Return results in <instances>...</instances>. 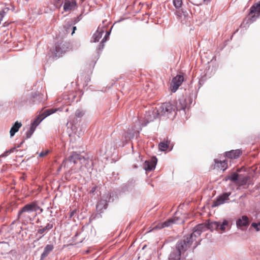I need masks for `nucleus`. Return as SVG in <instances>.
<instances>
[{
  "label": "nucleus",
  "instance_id": "1",
  "mask_svg": "<svg viewBox=\"0 0 260 260\" xmlns=\"http://www.w3.org/2000/svg\"><path fill=\"white\" fill-rule=\"evenodd\" d=\"M40 207L36 202H33L26 204L18 213V218L21 219L23 221L28 222L33 220L30 215L33 212H37Z\"/></svg>",
  "mask_w": 260,
  "mask_h": 260
},
{
  "label": "nucleus",
  "instance_id": "2",
  "mask_svg": "<svg viewBox=\"0 0 260 260\" xmlns=\"http://www.w3.org/2000/svg\"><path fill=\"white\" fill-rule=\"evenodd\" d=\"M182 109H184V107H182L178 109L170 103H165L153 111L154 117L155 118L161 116L169 117L170 114L175 113L176 110H179Z\"/></svg>",
  "mask_w": 260,
  "mask_h": 260
},
{
  "label": "nucleus",
  "instance_id": "3",
  "mask_svg": "<svg viewBox=\"0 0 260 260\" xmlns=\"http://www.w3.org/2000/svg\"><path fill=\"white\" fill-rule=\"evenodd\" d=\"M71 49V44L67 41L60 40L57 41L55 45L54 48L52 50V53L56 57H60Z\"/></svg>",
  "mask_w": 260,
  "mask_h": 260
},
{
  "label": "nucleus",
  "instance_id": "4",
  "mask_svg": "<svg viewBox=\"0 0 260 260\" xmlns=\"http://www.w3.org/2000/svg\"><path fill=\"white\" fill-rule=\"evenodd\" d=\"M205 224L206 225V230L209 229L211 231L216 230L224 231L226 227L228 226L229 222L226 220H224L222 223L216 221H210Z\"/></svg>",
  "mask_w": 260,
  "mask_h": 260
},
{
  "label": "nucleus",
  "instance_id": "5",
  "mask_svg": "<svg viewBox=\"0 0 260 260\" xmlns=\"http://www.w3.org/2000/svg\"><path fill=\"white\" fill-rule=\"evenodd\" d=\"M192 243V240L187 236L184 237L183 240L178 242L176 248L183 254L190 247Z\"/></svg>",
  "mask_w": 260,
  "mask_h": 260
},
{
  "label": "nucleus",
  "instance_id": "6",
  "mask_svg": "<svg viewBox=\"0 0 260 260\" xmlns=\"http://www.w3.org/2000/svg\"><path fill=\"white\" fill-rule=\"evenodd\" d=\"M184 80L182 75H177L172 80L170 89L172 92H175Z\"/></svg>",
  "mask_w": 260,
  "mask_h": 260
},
{
  "label": "nucleus",
  "instance_id": "7",
  "mask_svg": "<svg viewBox=\"0 0 260 260\" xmlns=\"http://www.w3.org/2000/svg\"><path fill=\"white\" fill-rule=\"evenodd\" d=\"M206 230V225L202 223L199 224L195 226L193 229V232L189 235L187 236L192 241L195 240V238L201 235V233Z\"/></svg>",
  "mask_w": 260,
  "mask_h": 260
},
{
  "label": "nucleus",
  "instance_id": "8",
  "mask_svg": "<svg viewBox=\"0 0 260 260\" xmlns=\"http://www.w3.org/2000/svg\"><path fill=\"white\" fill-rule=\"evenodd\" d=\"M250 223L249 218L245 215L242 216L236 221V225L238 228L247 227Z\"/></svg>",
  "mask_w": 260,
  "mask_h": 260
},
{
  "label": "nucleus",
  "instance_id": "9",
  "mask_svg": "<svg viewBox=\"0 0 260 260\" xmlns=\"http://www.w3.org/2000/svg\"><path fill=\"white\" fill-rule=\"evenodd\" d=\"M231 194V192H226L218 197L216 200L214 202L213 206H218L223 204L225 201L229 199V197Z\"/></svg>",
  "mask_w": 260,
  "mask_h": 260
},
{
  "label": "nucleus",
  "instance_id": "10",
  "mask_svg": "<svg viewBox=\"0 0 260 260\" xmlns=\"http://www.w3.org/2000/svg\"><path fill=\"white\" fill-rule=\"evenodd\" d=\"M253 14V16H260V1L255 3L250 8L249 15Z\"/></svg>",
  "mask_w": 260,
  "mask_h": 260
},
{
  "label": "nucleus",
  "instance_id": "11",
  "mask_svg": "<svg viewBox=\"0 0 260 260\" xmlns=\"http://www.w3.org/2000/svg\"><path fill=\"white\" fill-rule=\"evenodd\" d=\"M77 7V3L75 1H67L63 5V10L65 12H70L74 10Z\"/></svg>",
  "mask_w": 260,
  "mask_h": 260
},
{
  "label": "nucleus",
  "instance_id": "12",
  "mask_svg": "<svg viewBox=\"0 0 260 260\" xmlns=\"http://www.w3.org/2000/svg\"><path fill=\"white\" fill-rule=\"evenodd\" d=\"M228 168V162L225 160H219L218 159H215L214 168L218 170L224 171Z\"/></svg>",
  "mask_w": 260,
  "mask_h": 260
},
{
  "label": "nucleus",
  "instance_id": "13",
  "mask_svg": "<svg viewBox=\"0 0 260 260\" xmlns=\"http://www.w3.org/2000/svg\"><path fill=\"white\" fill-rule=\"evenodd\" d=\"M241 154V152L239 150H232L226 152L225 155L227 157L231 159H236L238 158Z\"/></svg>",
  "mask_w": 260,
  "mask_h": 260
},
{
  "label": "nucleus",
  "instance_id": "14",
  "mask_svg": "<svg viewBox=\"0 0 260 260\" xmlns=\"http://www.w3.org/2000/svg\"><path fill=\"white\" fill-rule=\"evenodd\" d=\"M81 162H85L84 166V171L85 169L87 171L92 169L93 163L92 160L89 157H85L83 156Z\"/></svg>",
  "mask_w": 260,
  "mask_h": 260
},
{
  "label": "nucleus",
  "instance_id": "15",
  "mask_svg": "<svg viewBox=\"0 0 260 260\" xmlns=\"http://www.w3.org/2000/svg\"><path fill=\"white\" fill-rule=\"evenodd\" d=\"M83 157L80 154H78L76 152H74L69 157V160L71 162H73L74 164H77L78 161L81 162V159Z\"/></svg>",
  "mask_w": 260,
  "mask_h": 260
},
{
  "label": "nucleus",
  "instance_id": "16",
  "mask_svg": "<svg viewBox=\"0 0 260 260\" xmlns=\"http://www.w3.org/2000/svg\"><path fill=\"white\" fill-rule=\"evenodd\" d=\"M54 246L53 245L48 244L44 248V251L41 254V260H43L45 258L49 253L53 250Z\"/></svg>",
  "mask_w": 260,
  "mask_h": 260
},
{
  "label": "nucleus",
  "instance_id": "17",
  "mask_svg": "<svg viewBox=\"0 0 260 260\" xmlns=\"http://www.w3.org/2000/svg\"><path fill=\"white\" fill-rule=\"evenodd\" d=\"M155 161H145L144 164V168L147 171H151L155 168Z\"/></svg>",
  "mask_w": 260,
  "mask_h": 260
},
{
  "label": "nucleus",
  "instance_id": "18",
  "mask_svg": "<svg viewBox=\"0 0 260 260\" xmlns=\"http://www.w3.org/2000/svg\"><path fill=\"white\" fill-rule=\"evenodd\" d=\"M182 254L176 248V250L172 251L170 254L169 260H180Z\"/></svg>",
  "mask_w": 260,
  "mask_h": 260
},
{
  "label": "nucleus",
  "instance_id": "19",
  "mask_svg": "<svg viewBox=\"0 0 260 260\" xmlns=\"http://www.w3.org/2000/svg\"><path fill=\"white\" fill-rule=\"evenodd\" d=\"M21 126L22 124L21 123V122H19L18 121L15 122L14 124L11 127L10 131L11 137L14 136L15 134L19 131V128L21 127Z\"/></svg>",
  "mask_w": 260,
  "mask_h": 260
},
{
  "label": "nucleus",
  "instance_id": "20",
  "mask_svg": "<svg viewBox=\"0 0 260 260\" xmlns=\"http://www.w3.org/2000/svg\"><path fill=\"white\" fill-rule=\"evenodd\" d=\"M104 33V31L102 29L98 28L96 31L93 35V41L94 42H99Z\"/></svg>",
  "mask_w": 260,
  "mask_h": 260
},
{
  "label": "nucleus",
  "instance_id": "21",
  "mask_svg": "<svg viewBox=\"0 0 260 260\" xmlns=\"http://www.w3.org/2000/svg\"><path fill=\"white\" fill-rule=\"evenodd\" d=\"M174 222V220L172 218H170L163 223H160L157 224L156 228L161 229L165 227H168L171 225Z\"/></svg>",
  "mask_w": 260,
  "mask_h": 260
},
{
  "label": "nucleus",
  "instance_id": "22",
  "mask_svg": "<svg viewBox=\"0 0 260 260\" xmlns=\"http://www.w3.org/2000/svg\"><path fill=\"white\" fill-rule=\"evenodd\" d=\"M58 110V109L57 108H53V109H47L44 111L42 114L40 115L42 117V118L44 119L47 116L55 113Z\"/></svg>",
  "mask_w": 260,
  "mask_h": 260
},
{
  "label": "nucleus",
  "instance_id": "23",
  "mask_svg": "<svg viewBox=\"0 0 260 260\" xmlns=\"http://www.w3.org/2000/svg\"><path fill=\"white\" fill-rule=\"evenodd\" d=\"M170 144V141L168 140H164L162 142H161L159 145L158 147L159 150L161 151H165L169 148V145Z\"/></svg>",
  "mask_w": 260,
  "mask_h": 260
},
{
  "label": "nucleus",
  "instance_id": "24",
  "mask_svg": "<svg viewBox=\"0 0 260 260\" xmlns=\"http://www.w3.org/2000/svg\"><path fill=\"white\" fill-rule=\"evenodd\" d=\"M247 179L248 178L247 177L239 175L236 184L239 186L244 185L247 183Z\"/></svg>",
  "mask_w": 260,
  "mask_h": 260
},
{
  "label": "nucleus",
  "instance_id": "25",
  "mask_svg": "<svg viewBox=\"0 0 260 260\" xmlns=\"http://www.w3.org/2000/svg\"><path fill=\"white\" fill-rule=\"evenodd\" d=\"M44 119L42 118V117L40 114L38 117L35 119V120L33 121L32 123H31V125L35 127V128L39 124V123L43 120Z\"/></svg>",
  "mask_w": 260,
  "mask_h": 260
},
{
  "label": "nucleus",
  "instance_id": "26",
  "mask_svg": "<svg viewBox=\"0 0 260 260\" xmlns=\"http://www.w3.org/2000/svg\"><path fill=\"white\" fill-rule=\"evenodd\" d=\"M53 228V224L48 223L45 227L43 229H40L38 230V233L40 234H43L44 232L47 231V230H50Z\"/></svg>",
  "mask_w": 260,
  "mask_h": 260
},
{
  "label": "nucleus",
  "instance_id": "27",
  "mask_svg": "<svg viewBox=\"0 0 260 260\" xmlns=\"http://www.w3.org/2000/svg\"><path fill=\"white\" fill-rule=\"evenodd\" d=\"M239 175L237 173H233L231 176L228 177V179L234 182L236 184L238 180Z\"/></svg>",
  "mask_w": 260,
  "mask_h": 260
},
{
  "label": "nucleus",
  "instance_id": "28",
  "mask_svg": "<svg viewBox=\"0 0 260 260\" xmlns=\"http://www.w3.org/2000/svg\"><path fill=\"white\" fill-rule=\"evenodd\" d=\"M35 128L30 125L29 130L26 133V139H28L30 138L32 134L34 133Z\"/></svg>",
  "mask_w": 260,
  "mask_h": 260
},
{
  "label": "nucleus",
  "instance_id": "29",
  "mask_svg": "<svg viewBox=\"0 0 260 260\" xmlns=\"http://www.w3.org/2000/svg\"><path fill=\"white\" fill-rule=\"evenodd\" d=\"M173 5L177 9H179L182 5V0H173Z\"/></svg>",
  "mask_w": 260,
  "mask_h": 260
},
{
  "label": "nucleus",
  "instance_id": "30",
  "mask_svg": "<svg viewBox=\"0 0 260 260\" xmlns=\"http://www.w3.org/2000/svg\"><path fill=\"white\" fill-rule=\"evenodd\" d=\"M10 11V9L8 7L4 8L2 11H0V16H4L5 15L9 14Z\"/></svg>",
  "mask_w": 260,
  "mask_h": 260
},
{
  "label": "nucleus",
  "instance_id": "31",
  "mask_svg": "<svg viewBox=\"0 0 260 260\" xmlns=\"http://www.w3.org/2000/svg\"><path fill=\"white\" fill-rule=\"evenodd\" d=\"M15 150V148H12L10 149V150L5 151L1 156L3 157H6L9 154H11V153L13 152L14 150Z\"/></svg>",
  "mask_w": 260,
  "mask_h": 260
},
{
  "label": "nucleus",
  "instance_id": "32",
  "mask_svg": "<svg viewBox=\"0 0 260 260\" xmlns=\"http://www.w3.org/2000/svg\"><path fill=\"white\" fill-rule=\"evenodd\" d=\"M102 205H103V208L104 209H106L107 208V202L106 201H101L98 204L96 207L98 208H99L101 207V206Z\"/></svg>",
  "mask_w": 260,
  "mask_h": 260
},
{
  "label": "nucleus",
  "instance_id": "33",
  "mask_svg": "<svg viewBox=\"0 0 260 260\" xmlns=\"http://www.w3.org/2000/svg\"><path fill=\"white\" fill-rule=\"evenodd\" d=\"M251 227L254 228L256 231H260V222L258 223L253 222L251 225Z\"/></svg>",
  "mask_w": 260,
  "mask_h": 260
},
{
  "label": "nucleus",
  "instance_id": "34",
  "mask_svg": "<svg viewBox=\"0 0 260 260\" xmlns=\"http://www.w3.org/2000/svg\"><path fill=\"white\" fill-rule=\"evenodd\" d=\"M41 96H42V95H41L40 94H36V96L33 95L32 98H33V99H35L36 98L38 97V103H40L41 101V100H40V99L41 98ZM33 102L34 103H36L37 102H36V100H33Z\"/></svg>",
  "mask_w": 260,
  "mask_h": 260
},
{
  "label": "nucleus",
  "instance_id": "35",
  "mask_svg": "<svg viewBox=\"0 0 260 260\" xmlns=\"http://www.w3.org/2000/svg\"><path fill=\"white\" fill-rule=\"evenodd\" d=\"M182 14L179 13V10L177 12L176 15L177 16H187L188 14H187L186 12H184L183 11L182 12Z\"/></svg>",
  "mask_w": 260,
  "mask_h": 260
},
{
  "label": "nucleus",
  "instance_id": "36",
  "mask_svg": "<svg viewBox=\"0 0 260 260\" xmlns=\"http://www.w3.org/2000/svg\"><path fill=\"white\" fill-rule=\"evenodd\" d=\"M109 32L108 31H106L105 35L104 38L102 40V43L105 42L107 40V38L109 37Z\"/></svg>",
  "mask_w": 260,
  "mask_h": 260
},
{
  "label": "nucleus",
  "instance_id": "37",
  "mask_svg": "<svg viewBox=\"0 0 260 260\" xmlns=\"http://www.w3.org/2000/svg\"><path fill=\"white\" fill-rule=\"evenodd\" d=\"M48 152H49L48 150H46L45 151H43L39 154V156L40 157H44V156H46V155H47Z\"/></svg>",
  "mask_w": 260,
  "mask_h": 260
},
{
  "label": "nucleus",
  "instance_id": "38",
  "mask_svg": "<svg viewBox=\"0 0 260 260\" xmlns=\"http://www.w3.org/2000/svg\"><path fill=\"white\" fill-rule=\"evenodd\" d=\"M80 163L81 165V166L80 167V170L81 171H84V166L85 162H80Z\"/></svg>",
  "mask_w": 260,
  "mask_h": 260
},
{
  "label": "nucleus",
  "instance_id": "39",
  "mask_svg": "<svg viewBox=\"0 0 260 260\" xmlns=\"http://www.w3.org/2000/svg\"><path fill=\"white\" fill-rule=\"evenodd\" d=\"M76 212V210H73L71 213V214H70V217H72L75 214V213Z\"/></svg>",
  "mask_w": 260,
  "mask_h": 260
},
{
  "label": "nucleus",
  "instance_id": "40",
  "mask_svg": "<svg viewBox=\"0 0 260 260\" xmlns=\"http://www.w3.org/2000/svg\"><path fill=\"white\" fill-rule=\"evenodd\" d=\"M76 29V26H74L73 27V32L72 33V35H73L75 32V31Z\"/></svg>",
  "mask_w": 260,
  "mask_h": 260
},
{
  "label": "nucleus",
  "instance_id": "41",
  "mask_svg": "<svg viewBox=\"0 0 260 260\" xmlns=\"http://www.w3.org/2000/svg\"><path fill=\"white\" fill-rule=\"evenodd\" d=\"M76 116H78V117H80L81 115V114H80V113L79 112H76Z\"/></svg>",
  "mask_w": 260,
  "mask_h": 260
},
{
  "label": "nucleus",
  "instance_id": "42",
  "mask_svg": "<svg viewBox=\"0 0 260 260\" xmlns=\"http://www.w3.org/2000/svg\"><path fill=\"white\" fill-rule=\"evenodd\" d=\"M77 21H79V20H76V22H77Z\"/></svg>",
  "mask_w": 260,
  "mask_h": 260
},
{
  "label": "nucleus",
  "instance_id": "43",
  "mask_svg": "<svg viewBox=\"0 0 260 260\" xmlns=\"http://www.w3.org/2000/svg\"><path fill=\"white\" fill-rule=\"evenodd\" d=\"M36 216V213L35 214V215H34V216Z\"/></svg>",
  "mask_w": 260,
  "mask_h": 260
},
{
  "label": "nucleus",
  "instance_id": "44",
  "mask_svg": "<svg viewBox=\"0 0 260 260\" xmlns=\"http://www.w3.org/2000/svg\"><path fill=\"white\" fill-rule=\"evenodd\" d=\"M56 1H59L60 0H56Z\"/></svg>",
  "mask_w": 260,
  "mask_h": 260
}]
</instances>
